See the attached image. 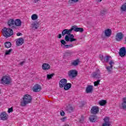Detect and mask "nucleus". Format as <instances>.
<instances>
[{
    "label": "nucleus",
    "mask_w": 126,
    "mask_h": 126,
    "mask_svg": "<svg viewBox=\"0 0 126 126\" xmlns=\"http://www.w3.org/2000/svg\"><path fill=\"white\" fill-rule=\"evenodd\" d=\"M93 77H94V78H96L97 79L101 78V72L100 71V69H97L95 72L93 73Z\"/></svg>",
    "instance_id": "5"
},
{
    "label": "nucleus",
    "mask_w": 126,
    "mask_h": 126,
    "mask_svg": "<svg viewBox=\"0 0 126 126\" xmlns=\"http://www.w3.org/2000/svg\"><path fill=\"white\" fill-rule=\"evenodd\" d=\"M62 34L60 33L58 34L57 38H58L59 39H61V38H62Z\"/></svg>",
    "instance_id": "45"
},
{
    "label": "nucleus",
    "mask_w": 126,
    "mask_h": 126,
    "mask_svg": "<svg viewBox=\"0 0 126 126\" xmlns=\"http://www.w3.org/2000/svg\"><path fill=\"white\" fill-rule=\"evenodd\" d=\"M66 55H67V56H69V55H70V54H69V53H68V52H66Z\"/></svg>",
    "instance_id": "51"
},
{
    "label": "nucleus",
    "mask_w": 126,
    "mask_h": 126,
    "mask_svg": "<svg viewBox=\"0 0 126 126\" xmlns=\"http://www.w3.org/2000/svg\"><path fill=\"white\" fill-rule=\"evenodd\" d=\"M98 2H101L102 1V0H97Z\"/></svg>",
    "instance_id": "52"
},
{
    "label": "nucleus",
    "mask_w": 126,
    "mask_h": 126,
    "mask_svg": "<svg viewBox=\"0 0 126 126\" xmlns=\"http://www.w3.org/2000/svg\"><path fill=\"white\" fill-rule=\"evenodd\" d=\"M123 102L122 103V108L124 110L126 109V97L123 98Z\"/></svg>",
    "instance_id": "27"
},
{
    "label": "nucleus",
    "mask_w": 126,
    "mask_h": 126,
    "mask_svg": "<svg viewBox=\"0 0 126 126\" xmlns=\"http://www.w3.org/2000/svg\"><path fill=\"white\" fill-rule=\"evenodd\" d=\"M13 112V107H11V108H8V113H12Z\"/></svg>",
    "instance_id": "42"
},
{
    "label": "nucleus",
    "mask_w": 126,
    "mask_h": 126,
    "mask_svg": "<svg viewBox=\"0 0 126 126\" xmlns=\"http://www.w3.org/2000/svg\"><path fill=\"white\" fill-rule=\"evenodd\" d=\"M75 26V32H80V33H82L83 31H84V29L82 28H78L76 26Z\"/></svg>",
    "instance_id": "23"
},
{
    "label": "nucleus",
    "mask_w": 126,
    "mask_h": 126,
    "mask_svg": "<svg viewBox=\"0 0 126 126\" xmlns=\"http://www.w3.org/2000/svg\"><path fill=\"white\" fill-rule=\"evenodd\" d=\"M2 33L4 37L7 38V37H10V36L13 35V31L10 28H6V27H4L3 29Z\"/></svg>",
    "instance_id": "2"
},
{
    "label": "nucleus",
    "mask_w": 126,
    "mask_h": 126,
    "mask_svg": "<svg viewBox=\"0 0 126 126\" xmlns=\"http://www.w3.org/2000/svg\"><path fill=\"white\" fill-rule=\"evenodd\" d=\"M42 89V88L41 87V86H40L38 84H36L35 85L33 88H32V91L33 92H40Z\"/></svg>",
    "instance_id": "14"
},
{
    "label": "nucleus",
    "mask_w": 126,
    "mask_h": 126,
    "mask_svg": "<svg viewBox=\"0 0 126 126\" xmlns=\"http://www.w3.org/2000/svg\"><path fill=\"white\" fill-rule=\"evenodd\" d=\"M32 20H37L38 19V15L36 14H33L32 16Z\"/></svg>",
    "instance_id": "34"
},
{
    "label": "nucleus",
    "mask_w": 126,
    "mask_h": 126,
    "mask_svg": "<svg viewBox=\"0 0 126 126\" xmlns=\"http://www.w3.org/2000/svg\"><path fill=\"white\" fill-rule=\"evenodd\" d=\"M91 113L94 115H96L99 113V107L98 106H93L91 109Z\"/></svg>",
    "instance_id": "16"
},
{
    "label": "nucleus",
    "mask_w": 126,
    "mask_h": 126,
    "mask_svg": "<svg viewBox=\"0 0 126 126\" xmlns=\"http://www.w3.org/2000/svg\"><path fill=\"white\" fill-rule=\"evenodd\" d=\"M55 75V73H52L51 74H47V78L48 80L52 79L53 76Z\"/></svg>",
    "instance_id": "37"
},
{
    "label": "nucleus",
    "mask_w": 126,
    "mask_h": 126,
    "mask_svg": "<svg viewBox=\"0 0 126 126\" xmlns=\"http://www.w3.org/2000/svg\"><path fill=\"white\" fill-rule=\"evenodd\" d=\"M103 121L104 123L102 124V126H111V122L109 117L104 118Z\"/></svg>",
    "instance_id": "12"
},
{
    "label": "nucleus",
    "mask_w": 126,
    "mask_h": 126,
    "mask_svg": "<svg viewBox=\"0 0 126 126\" xmlns=\"http://www.w3.org/2000/svg\"><path fill=\"white\" fill-rule=\"evenodd\" d=\"M25 63H26V61L24 60L23 62H20L19 65H20L21 66H22L23 64Z\"/></svg>",
    "instance_id": "43"
},
{
    "label": "nucleus",
    "mask_w": 126,
    "mask_h": 126,
    "mask_svg": "<svg viewBox=\"0 0 126 126\" xmlns=\"http://www.w3.org/2000/svg\"><path fill=\"white\" fill-rule=\"evenodd\" d=\"M68 29H64L62 31V36H64V35H69Z\"/></svg>",
    "instance_id": "29"
},
{
    "label": "nucleus",
    "mask_w": 126,
    "mask_h": 126,
    "mask_svg": "<svg viewBox=\"0 0 126 126\" xmlns=\"http://www.w3.org/2000/svg\"><path fill=\"white\" fill-rule=\"evenodd\" d=\"M75 32V26H72L70 29L68 30V32H69V34H71V32H72V31H73Z\"/></svg>",
    "instance_id": "33"
},
{
    "label": "nucleus",
    "mask_w": 126,
    "mask_h": 126,
    "mask_svg": "<svg viewBox=\"0 0 126 126\" xmlns=\"http://www.w3.org/2000/svg\"><path fill=\"white\" fill-rule=\"evenodd\" d=\"M98 117L96 115H92L90 117V121L92 123H95L97 121Z\"/></svg>",
    "instance_id": "21"
},
{
    "label": "nucleus",
    "mask_w": 126,
    "mask_h": 126,
    "mask_svg": "<svg viewBox=\"0 0 126 126\" xmlns=\"http://www.w3.org/2000/svg\"><path fill=\"white\" fill-rule=\"evenodd\" d=\"M32 27L33 30H36V29H38V27H39V24H38V23H33L32 24Z\"/></svg>",
    "instance_id": "26"
},
{
    "label": "nucleus",
    "mask_w": 126,
    "mask_h": 126,
    "mask_svg": "<svg viewBox=\"0 0 126 126\" xmlns=\"http://www.w3.org/2000/svg\"><path fill=\"white\" fill-rule=\"evenodd\" d=\"M71 1H72V2H77L79 1V0H71Z\"/></svg>",
    "instance_id": "47"
},
{
    "label": "nucleus",
    "mask_w": 126,
    "mask_h": 126,
    "mask_svg": "<svg viewBox=\"0 0 126 126\" xmlns=\"http://www.w3.org/2000/svg\"><path fill=\"white\" fill-rule=\"evenodd\" d=\"M104 34L106 37H110L112 35V30L110 29H107L104 31Z\"/></svg>",
    "instance_id": "17"
},
{
    "label": "nucleus",
    "mask_w": 126,
    "mask_h": 126,
    "mask_svg": "<svg viewBox=\"0 0 126 126\" xmlns=\"http://www.w3.org/2000/svg\"><path fill=\"white\" fill-rule=\"evenodd\" d=\"M31 102H32V96L27 94L24 96L22 100L21 101V106L25 107L27 104H29Z\"/></svg>",
    "instance_id": "1"
},
{
    "label": "nucleus",
    "mask_w": 126,
    "mask_h": 126,
    "mask_svg": "<svg viewBox=\"0 0 126 126\" xmlns=\"http://www.w3.org/2000/svg\"><path fill=\"white\" fill-rule=\"evenodd\" d=\"M64 90H69V89H70V88H71V84L68 83H66L64 86Z\"/></svg>",
    "instance_id": "24"
},
{
    "label": "nucleus",
    "mask_w": 126,
    "mask_h": 126,
    "mask_svg": "<svg viewBox=\"0 0 126 126\" xmlns=\"http://www.w3.org/2000/svg\"><path fill=\"white\" fill-rule=\"evenodd\" d=\"M4 46L5 48L8 49V48H10V47H11V43L9 41H7L4 43Z\"/></svg>",
    "instance_id": "30"
},
{
    "label": "nucleus",
    "mask_w": 126,
    "mask_h": 126,
    "mask_svg": "<svg viewBox=\"0 0 126 126\" xmlns=\"http://www.w3.org/2000/svg\"><path fill=\"white\" fill-rule=\"evenodd\" d=\"M100 80H97L96 81L94 82V86H98V84L100 83Z\"/></svg>",
    "instance_id": "40"
},
{
    "label": "nucleus",
    "mask_w": 126,
    "mask_h": 126,
    "mask_svg": "<svg viewBox=\"0 0 126 126\" xmlns=\"http://www.w3.org/2000/svg\"><path fill=\"white\" fill-rule=\"evenodd\" d=\"M100 14L102 16L105 15V14H107V10H102L100 11Z\"/></svg>",
    "instance_id": "39"
},
{
    "label": "nucleus",
    "mask_w": 126,
    "mask_h": 126,
    "mask_svg": "<svg viewBox=\"0 0 126 126\" xmlns=\"http://www.w3.org/2000/svg\"><path fill=\"white\" fill-rule=\"evenodd\" d=\"M60 115H61V116H62V117H63V116H64V112L62 110V111L60 112Z\"/></svg>",
    "instance_id": "44"
},
{
    "label": "nucleus",
    "mask_w": 126,
    "mask_h": 126,
    "mask_svg": "<svg viewBox=\"0 0 126 126\" xmlns=\"http://www.w3.org/2000/svg\"><path fill=\"white\" fill-rule=\"evenodd\" d=\"M50 67H51V66H50V64L48 63H43L42 65V69L44 70L50 69Z\"/></svg>",
    "instance_id": "25"
},
{
    "label": "nucleus",
    "mask_w": 126,
    "mask_h": 126,
    "mask_svg": "<svg viewBox=\"0 0 126 126\" xmlns=\"http://www.w3.org/2000/svg\"><path fill=\"white\" fill-rule=\"evenodd\" d=\"M7 25L9 27H12V26H14L15 25V22L13 19H9L7 22Z\"/></svg>",
    "instance_id": "18"
},
{
    "label": "nucleus",
    "mask_w": 126,
    "mask_h": 126,
    "mask_svg": "<svg viewBox=\"0 0 126 126\" xmlns=\"http://www.w3.org/2000/svg\"><path fill=\"white\" fill-rule=\"evenodd\" d=\"M79 122L81 124H82L84 122V116L83 115H81L79 117Z\"/></svg>",
    "instance_id": "32"
},
{
    "label": "nucleus",
    "mask_w": 126,
    "mask_h": 126,
    "mask_svg": "<svg viewBox=\"0 0 126 126\" xmlns=\"http://www.w3.org/2000/svg\"><path fill=\"white\" fill-rule=\"evenodd\" d=\"M77 41V39L72 38H69V42H70L71 43L72 42H75Z\"/></svg>",
    "instance_id": "41"
},
{
    "label": "nucleus",
    "mask_w": 126,
    "mask_h": 126,
    "mask_svg": "<svg viewBox=\"0 0 126 126\" xmlns=\"http://www.w3.org/2000/svg\"><path fill=\"white\" fill-rule=\"evenodd\" d=\"M38 1H39V0H34V3H37V2H38Z\"/></svg>",
    "instance_id": "50"
},
{
    "label": "nucleus",
    "mask_w": 126,
    "mask_h": 126,
    "mask_svg": "<svg viewBox=\"0 0 126 126\" xmlns=\"http://www.w3.org/2000/svg\"><path fill=\"white\" fill-rule=\"evenodd\" d=\"M109 63L110 66H106V69L108 72H111L113 69V66L115 64V62L113 60H111Z\"/></svg>",
    "instance_id": "10"
},
{
    "label": "nucleus",
    "mask_w": 126,
    "mask_h": 126,
    "mask_svg": "<svg viewBox=\"0 0 126 126\" xmlns=\"http://www.w3.org/2000/svg\"><path fill=\"white\" fill-rule=\"evenodd\" d=\"M63 126H69V125H68V124H66V125H64Z\"/></svg>",
    "instance_id": "53"
},
{
    "label": "nucleus",
    "mask_w": 126,
    "mask_h": 126,
    "mask_svg": "<svg viewBox=\"0 0 126 126\" xmlns=\"http://www.w3.org/2000/svg\"><path fill=\"white\" fill-rule=\"evenodd\" d=\"M121 10H122V11H126V2L122 5Z\"/></svg>",
    "instance_id": "35"
},
{
    "label": "nucleus",
    "mask_w": 126,
    "mask_h": 126,
    "mask_svg": "<svg viewBox=\"0 0 126 126\" xmlns=\"http://www.w3.org/2000/svg\"><path fill=\"white\" fill-rule=\"evenodd\" d=\"M21 35H22V33H21V32H18L17 33V36H21Z\"/></svg>",
    "instance_id": "49"
},
{
    "label": "nucleus",
    "mask_w": 126,
    "mask_h": 126,
    "mask_svg": "<svg viewBox=\"0 0 126 126\" xmlns=\"http://www.w3.org/2000/svg\"><path fill=\"white\" fill-rule=\"evenodd\" d=\"M67 83L66 79H62L59 82V86L60 88H63V86Z\"/></svg>",
    "instance_id": "13"
},
{
    "label": "nucleus",
    "mask_w": 126,
    "mask_h": 126,
    "mask_svg": "<svg viewBox=\"0 0 126 126\" xmlns=\"http://www.w3.org/2000/svg\"><path fill=\"white\" fill-rule=\"evenodd\" d=\"M79 63H80V61L79 59H76V60H74L71 63V65H73V66H77L78 64H79Z\"/></svg>",
    "instance_id": "22"
},
{
    "label": "nucleus",
    "mask_w": 126,
    "mask_h": 126,
    "mask_svg": "<svg viewBox=\"0 0 126 126\" xmlns=\"http://www.w3.org/2000/svg\"><path fill=\"white\" fill-rule=\"evenodd\" d=\"M74 38L73 34L70 33L69 35H66L65 36V40L66 42H69V39Z\"/></svg>",
    "instance_id": "19"
},
{
    "label": "nucleus",
    "mask_w": 126,
    "mask_h": 126,
    "mask_svg": "<svg viewBox=\"0 0 126 126\" xmlns=\"http://www.w3.org/2000/svg\"><path fill=\"white\" fill-rule=\"evenodd\" d=\"M100 106H105L107 104V100H102L99 102Z\"/></svg>",
    "instance_id": "31"
},
{
    "label": "nucleus",
    "mask_w": 126,
    "mask_h": 126,
    "mask_svg": "<svg viewBox=\"0 0 126 126\" xmlns=\"http://www.w3.org/2000/svg\"><path fill=\"white\" fill-rule=\"evenodd\" d=\"M65 120H66V117H63L62 119H61V121H62V122H64Z\"/></svg>",
    "instance_id": "46"
},
{
    "label": "nucleus",
    "mask_w": 126,
    "mask_h": 126,
    "mask_svg": "<svg viewBox=\"0 0 126 126\" xmlns=\"http://www.w3.org/2000/svg\"><path fill=\"white\" fill-rule=\"evenodd\" d=\"M24 43V39L22 37L19 38L16 41V46H21Z\"/></svg>",
    "instance_id": "15"
},
{
    "label": "nucleus",
    "mask_w": 126,
    "mask_h": 126,
    "mask_svg": "<svg viewBox=\"0 0 126 126\" xmlns=\"http://www.w3.org/2000/svg\"><path fill=\"white\" fill-rule=\"evenodd\" d=\"M8 119V115L5 112H1L0 114V120L1 121H6Z\"/></svg>",
    "instance_id": "9"
},
{
    "label": "nucleus",
    "mask_w": 126,
    "mask_h": 126,
    "mask_svg": "<svg viewBox=\"0 0 126 126\" xmlns=\"http://www.w3.org/2000/svg\"><path fill=\"white\" fill-rule=\"evenodd\" d=\"M126 55V47H123L120 49L119 50V56L121 57V58H125Z\"/></svg>",
    "instance_id": "6"
},
{
    "label": "nucleus",
    "mask_w": 126,
    "mask_h": 126,
    "mask_svg": "<svg viewBox=\"0 0 126 126\" xmlns=\"http://www.w3.org/2000/svg\"><path fill=\"white\" fill-rule=\"evenodd\" d=\"M1 82L2 84L8 85L11 83V78L8 76H3L1 79Z\"/></svg>",
    "instance_id": "3"
},
{
    "label": "nucleus",
    "mask_w": 126,
    "mask_h": 126,
    "mask_svg": "<svg viewBox=\"0 0 126 126\" xmlns=\"http://www.w3.org/2000/svg\"><path fill=\"white\" fill-rule=\"evenodd\" d=\"M61 44H62V46H63V45L64 46V48H65L66 49H67L68 48H72V47H73V44H66V41H65L63 39H62L60 41Z\"/></svg>",
    "instance_id": "8"
},
{
    "label": "nucleus",
    "mask_w": 126,
    "mask_h": 126,
    "mask_svg": "<svg viewBox=\"0 0 126 126\" xmlns=\"http://www.w3.org/2000/svg\"><path fill=\"white\" fill-rule=\"evenodd\" d=\"M15 25L11 27L12 29H16L17 26H21V24H22V22L19 19H17L14 21Z\"/></svg>",
    "instance_id": "7"
},
{
    "label": "nucleus",
    "mask_w": 126,
    "mask_h": 126,
    "mask_svg": "<svg viewBox=\"0 0 126 126\" xmlns=\"http://www.w3.org/2000/svg\"><path fill=\"white\" fill-rule=\"evenodd\" d=\"M99 58L101 61H103V55H100Z\"/></svg>",
    "instance_id": "48"
},
{
    "label": "nucleus",
    "mask_w": 126,
    "mask_h": 126,
    "mask_svg": "<svg viewBox=\"0 0 126 126\" xmlns=\"http://www.w3.org/2000/svg\"><path fill=\"white\" fill-rule=\"evenodd\" d=\"M66 111H67L68 113H71V112L73 111V108L70 105H68L66 108Z\"/></svg>",
    "instance_id": "28"
},
{
    "label": "nucleus",
    "mask_w": 126,
    "mask_h": 126,
    "mask_svg": "<svg viewBox=\"0 0 126 126\" xmlns=\"http://www.w3.org/2000/svg\"><path fill=\"white\" fill-rule=\"evenodd\" d=\"M78 72L76 70L71 69L68 72V75L69 77H71L72 78H74V77H76L77 76V74Z\"/></svg>",
    "instance_id": "4"
},
{
    "label": "nucleus",
    "mask_w": 126,
    "mask_h": 126,
    "mask_svg": "<svg viewBox=\"0 0 126 126\" xmlns=\"http://www.w3.org/2000/svg\"><path fill=\"white\" fill-rule=\"evenodd\" d=\"M12 51H13V50H12V49L6 50L5 51V55H6V56H7V55H10Z\"/></svg>",
    "instance_id": "36"
},
{
    "label": "nucleus",
    "mask_w": 126,
    "mask_h": 126,
    "mask_svg": "<svg viewBox=\"0 0 126 126\" xmlns=\"http://www.w3.org/2000/svg\"><path fill=\"white\" fill-rule=\"evenodd\" d=\"M93 91V86L88 85L86 90L87 93H92Z\"/></svg>",
    "instance_id": "20"
},
{
    "label": "nucleus",
    "mask_w": 126,
    "mask_h": 126,
    "mask_svg": "<svg viewBox=\"0 0 126 126\" xmlns=\"http://www.w3.org/2000/svg\"><path fill=\"white\" fill-rule=\"evenodd\" d=\"M116 41L121 42L124 39V34L122 32H118L117 33L115 38Z\"/></svg>",
    "instance_id": "11"
},
{
    "label": "nucleus",
    "mask_w": 126,
    "mask_h": 126,
    "mask_svg": "<svg viewBox=\"0 0 126 126\" xmlns=\"http://www.w3.org/2000/svg\"><path fill=\"white\" fill-rule=\"evenodd\" d=\"M110 58H111V57L109 56H106L105 58H103V60L104 62H106V63H109V60H110Z\"/></svg>",
    "instance_id": "38"
}]
</instances>
